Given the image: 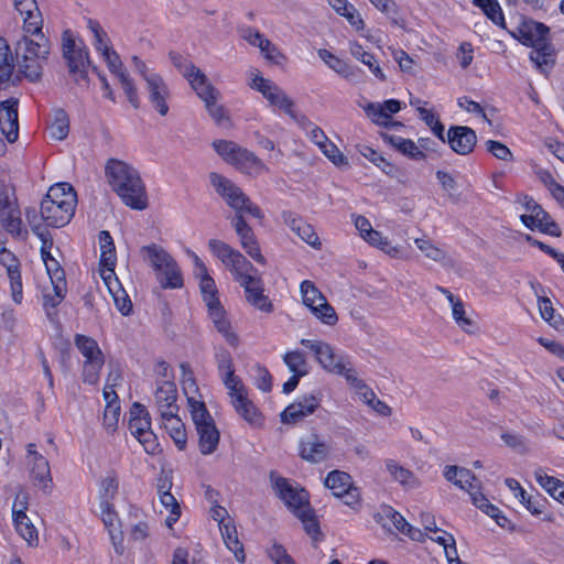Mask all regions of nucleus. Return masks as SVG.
<instances>
[{"instance_id":"1","label":"nucleus","mask_w":564,"mask_h":564,"mask_svg":"<svg viewBox=\"0 0 564 564\" xmlns=\"http://www.w3.org/2000/svg\"><path fill=\"white\" fill-rule=\"evenodd\" d=\"M208 177L216 193L236 212L231 225L239 237L242 249L256 262L264 264L265 259L261 253L253 230L243 217V214L247 213L254 218L262 219L263 213L231 180L217 172H210Z\"/></svg>"},{"instance_id":"2","label":"nucleus","mask_w":564,"mask_h":564,"mask_svg":"<svg viewBox=\"0 0 564 564\" xmlns=\"http://www.w3.org/2000/svg\"><path fill=\"white\" fill-rule=\"evenodd\" d=\"M208 247L210 252L229 269L235 281L243 288L248 303L262 312H272L273 305L263 293V281L256 275L257 269L253 264L225 241L210 239Z\"/></svg>"},{"instance_id":"3","label":"nucleus","mask_w":564,"mask_h":564,"mask_svg":"<svg viewBox=\"0 0 564 564\" xmlns=\"http://www.w3.org/2000/svg\"><path fill=\"white\" fill-rule=\"evenodd\" d=\"M105 174L110 187L124 205L135 210H143L148 207L145 185L133 166L111 158L106 163Z\"/></svg>"},{"instance_id":"4","label":"nucleus","mask_w":564,"mask_h":564,"mask_svg":"<svg viewBox=\"0 0 564 564\" xmlns=\"http://www.w3.org/2000/svg\"><path fill=\"white\" fill-rule=\"evenodd\" d=\"M39 40L23 36L15 45V59L20 72L31 82L42 76L43 63L50 53L48 41L44 37L42 29L35 33Z\"/></svg>"},{"instance_id":"5","label":"nucleus","mask_w":564,"mask_h":564,"mask_svg":"<svg viewBox=\"0 0 564 564\" xmlns=\"http://www.w3.org/2000/svg\"><path fill=\"white\" fill-rule=\"evenodd\" d=\"M213 148L225 162L243 173L259 172L263 166L254 153L234 141L215 140Z\"/></svg>"},{"instance_id":"6","label":"nucleus","mask_w":564,"mask_h":564,"mask_svg":"<svg viewBox=\"0 0 564 564\" xmlns=\"http://www.w3.org/2000/svg\"><path fill=\"white\" fill-rule=\"evenodd\" d=\"M63 56L67 61L69 73L77 83L87 80V67L90 65L89 53L83 42L76 43L70 30L62 35Z\"/></svg>"},{"instance_id":"7","label":"nucleus","mask_w":564,"mask_h":564,"mask_svg":"<svg viewBox=\"0 0 564 564\" xmlns=\"http://www.w3.org/2000/svg\"><path fill=\"white\" fill-rule=\"evenodd\" d=\"M510 35L525 46H536L550 40V28L531 18L520 17L517 26L509 31Z\"/></svg>"},{"instance_id":"8","label":"nucleus","mask_w":564,"mask_h":564,"mask_svg":"<svg viewBox=\"0 0 564 564\" xmlns=\"http://www.w3.org/2000/svg\"><path fill=\"white\" fill-rule=\"evenodd\" d=\"M250 87L261 93V95L269 101L270 106L278 108L286 115H291V110L294 108L295 104L274 82L264 78L261 75H256L252 78Z\"/></svg>"},{"instance_id":"9","label":"nucleus","mask_w":564,"mask_h":564,"mask_svg":"<svg viewBox=\"0 0 564 564\" xmlns=\"http://www.w3.org/2000/svg\"><path fill=\"white\" fill-rule=\"evenodd\" d=\"M274 488L278 497L294 516L311 507L307 491L304 488L293 486L286 478H278L274 482Z\"/></svg>"},{"instance_id":"10","label":"nucleus","mask_w":564,"mask_h":564,"mask_svg":"<svg viewBox=\"0 0 564 564\" xmlns=\"http://www.w3.org/2000/svg\"><path fill=\"white\" fill-rule=\"evenodd\" d=\"M332 447L323 436L312 433L301 438L299 443V456L310 464H321L328 459Z\"/></svg>"},{"instance_id":"11","label":"nucleus","mask_w":564,"mask_h":564,"mask_svg":"<svg viewBox=\"0 0 564 564\" xmlns=\"http://www.w3.org/2000/svg\"><path fill=\"white\" fill-rule=\"evenodd\" d=\"M319 405L321 399L317 395L313 393L302 395L281 412L280 420L284 424H296L314 413Z\"/></svg>"},{"instance_id":"12","label":"nucleus","mask_w":564,"mask_h":564,"mask_svg":"<svg viewBox=\"0 0 564 564\" xmlns=\"http://www.w3.org/2000/svg\"><path fill=\"white\" fill-rule=\"evenodd\" d=\"M300 344L314 352L318 364L327 371L343 375L345 372L344 364L338 360L329 344L322 340L301 339Z\"/></svg>"},{"instance_id":"13","label":"nucleus","mask_w":564,"mask_h":564,"mask_svg":"<svg viewBox=\"0 0 564 564\" xmlns=\"http://www.w3.org/2000/svg\"><path fill=\"white\" fill-rule=\"evenodd\" d=\"M445 143L459 155L471 153L477 143L475 130L467 126H451L445 135Z\"/></svg>"},{"instance_id":"14","label":"nucleus","mask_w":564,"mask_h":564,"mask_svg":"<svg viewBox=\"0 0 564 564\" xmlns=\"http://www.w3.org/2000/svg\"><path fill=\"white\" fill-rule=\"evenodd\" d=\"M29 464L31 465V478L35 485L41 486L44 490L51 488L53 479L48 460L36 451L33 443L26 445Z\"/></svg>"},{"instance_id":"15","label":"nucleus","mask_w":564,"mask_h":564,"mask_svg":"<svg viewBox=\"0 0 564 564\" xmlns=\"http://www.w3.org/2000/svg\"><path fill=\"white\" fill-rule=\"evenodd\" d=\"M41 217L43 221L50 226L59 228L67 225L75 212L70 209V203L58 204V202H52L43 198L40 208Z\"/></svg>"},{"instance_id":"16","label":"nucleus","mask_w":564,"mask_h":564,"mask_svg":"<svg viewBox=\"0 0 564 564\" xmlns=\"http://www.w3.org/2000/svg\"><path fill=\"white\" fill-rule=\"evenodd\" d=\"M145 90L148 99L154 110L161 116H166L169 112L167 99L170 98V89L161 75H149L147 77Z\"/></svg>"},{"instance_id":"17","label":"nucleus","mask_w":564,"mask_h":564,"mask_svg":"<svg viewBox=\"0 0 564 564\" xmlns=\"http://www.w3.org/2000/svg\"><path fill=\"white\" fill-rule=\"evenodd\" d=\"M18 106L19 100L13 97L0 102V130L10 143L19 137Z\"/></svg>"},{"instance_id":"18","label":"nucleus","mask_w":564,"mask_h":564,"mask_svg":"<svg viewBox=\"0 0 564 564\" xmlns=\"http://www.w3.org/2000/svg\"><path fill=\"white\" fill-rule=\"evenodd\" d=\"M193 90L204 101L209 116L216 124L220 126L224 121L229 120L224 106L217 104L219 91L209 83L208 78L205 80V84L198 85Z\"/></svg>"},{"instance_id":"19","label":"nucleus","mask_w":564,"mask_h":564,"mask_svg":"<svg viewBox=\"0 0 564 564\" xmlns=\"http://www.w3.org/2000/svg\"><path fill=\"white\" fill-rule=\"evenodd\" d=\"M154 398L161 419L178 413L180 408L176 404L177 389L173 381L165 380L158 383Z\"/></svg>"},{"instance_id":"20","label":"nucleus","mask_w":564,"mask_h":564,"mask_svg":"<svg viewBox=\"0 0 564 564\" xmlns=\"http://www.w3.org/2000/svg\"><path fill=\"white\" fill-rule=\"evenodd\" d=\"M282 219L303 241L318 249L321 241L314 228L291 210L282 213Z\"/></svg>"},{"instance_id":"21","label":"nucleus","mask_w":564,"mask_h":564,"mask_svg":"<svg viewBox=\"0 0 564 564\" xmlns=\"http://www.w3.org/2000/svg\"><path fill=\"white\" fill-rule=\"evenodd\" d=\"M15 10L23 17V29L29 34L40 33L42 28L41 12L36 0H13Z\"/></svg>"},{"instance_id":"22","label":"nucleus","mask_w":564,"mask_h":564,"mask_svg":"<svg viewBox=\"0 0 564 564\" xmlns=\"http://www.w3.org/2000/svg\"><path fill=\"white\" fill-rule=\"evenodd\" d=\"M172 482L167 477L160 478L158 484V494L160 502L170 510V516L166 518L165 523L172 527L181 517V507L176 498L171 494Z\"/></svg>"},{"instance_id":"23","label":"nucleus","mask_w":564,"mask_h":564,"mask_svg":"<svg viewBox=\"0 0 564 564\" xmlns=\"http://www.w3.org/2000/svg\"><path fill=\"white\" fill-rule=\"evenodd\" d=\"M170 59L177 70L188 80L193 89L198 85L205 84L207 76L191 61H187L184 56L174 52L170 53Z\"/></svg>"},{"instance_id":"24","label":"nucleus","mask_w":564,"mask_h":564,"mask_svg":"<svg viewBox=\"0 0 564 564\" xmlns=\"http://www.w3.org/2000/svg\"><path fill=\"white\" fill-rule=\"evenodd\" d=\"M21 509H15L17 503L13 506L12 514L17 532L30 544L37 542V530L25 514L26 503L20 502Z\"/></svg>"},{"instance_id":"25","label":"nucleus","mask_w":564,"mask_h":564,"mask_svg":"<svg viewBox=\"0 0 564 564\" xmlns=\"http://www.w3.org/2000/svg\"><path fill=\"white\" fill-rule=\"evenodd\" d=\"M381 137L386 143L390 144L400 153L412 160L421 161L426 158V154L420 150L416 143L411 139H404L402 137L388 133H381Z\"/></svg>"},{"instance_id":"26","label":"nucleus","mask_w":564,"mask_h":564,"mask_svg":"<svg viewBox=\"0 0 564 564\" xmlns=\"http://www.w3.org/2000/svg\"><path fill=\"white\" fill-rule=\"evenodd\" d=\"M318 57L334 72L343 76L347 80H354L358 76V69L349 65L344 59L337 57L326 48H319Z\"/></svg>"},{"instance_id":"27","label":"nucleus","mask_w":564,"mask_h":564,"mask_svg":"<svg viewBox=\"0 0 564 564\" xmlns=\"http://www.w3.org/2000/svg\"><path fill=\"white\" fill-rule=\"evenodd\" d=\"M401 110V101L397 99H389L382 104L369 102L365 107L366 115L372 120L373 123H378L383 120L392 118L393 113Z\"/></svg>"},{"instance_id":"28","label":"nucleus","mask_w":564,"mask_h":564,"mask_svg":"<svg viewBox=\"0 0 564 564\" xmlns=\"http://www.w3.org/2000/svg\"><path fill=\"white\" fill-rule=\"evenodd\" d=\"M524 208L529 214L521 215L520 219L531 230L550 219V215L532 197L524 196Z\"/></svg>"},{"instance_id":"29","label":"nucleus","mask_w":564,"mask_h":564,"mask_svg":"<svg viewBox=\"0 0 564 564\" xmlns=\"http://www.w3.org/2000/svg\"><path fill=\"white\" fill-rule=\"evenodd\" d=\"M375 519L379 524L389 531L391 530V527H393L403 534L411 525L401 513L395 511L390 506L382 507L381 510L375 516Z\"/></svg>"},{"instance_id":"30","label":"nucleus","mask_w":564,"mask_h":564,"mask_svg":"<svg viewBox=\"0 0 564 564\" xmlns=\"http://www.w3.org/2000/svg\"><path fill=\"white\" fill-rule=\"evenodd\" d=\"M155 274L163 289H180L183 286L182 273L174 259L165 262L163 269L158 270Z\"/></svg>"},{"instance_id":"31","label":"nucleus","mask_w":564,"mask_h":564,"mask_svg":"<svg viewBox=\"0 0 564 564\" xmlns=\"http://www.w3.org/2000/svg\"><path fill=\"white\" fill-rule=\"evenodd\" d=\"M198 434L199 451L203 455L213 454L219 444L220 434L216 427L215 422L207 425H202L196 429Z\"/></svg>"},{"instance_id":"32","label":"nucleus","mask_w":564,"mask_h":564,"mask_svg":"<svg viewBox=\"0 0 564 564\" xmlns=\"http://www.w3.org/2000/svg\"><path fill=\"white\" fill-rule=\"evenodd\" d=\"M346 378H347V380L351 381L360 390V394H361L364 401L369 406H371L377 413L384 415V416H388L391 414L390 406L386 402L379 400L376 397L375 392L367 384H365L361 380H359L356 377H352L350 375H346Z\"/></svg>"},{"instance_id":"33","label":"nucleus","mask_w":564,"mask_h":564,"mask_svg":"<svg viewBox=\"0 0 564 564\" xmlns=\"http://www.w3.org/2000/svg\"><path fill=\"white\" fill-rule=\"evenodd\" d=\"M163 426L173 440L175 446L180 451H184L187 444V434L185 424L178 417L177 414H173L172 416H166L162 419Z\"/></svg>"},{"instance_id":"34","label":"nucleus","mask_w":564,"mask_h":564,"mask_svg":"<svg viewBox=\"0 0 564 564\" xmlns=\"http://www.w3.org/2000/svg\"><path fill=\"white\" fill-rule=\"evenodd\" d=\"M531 47L534 50L530 53L529 57L539 70L545 73L549 67H552L555 64L554 47L550 40L543 42L541 45Z\"/></svg>"},{"instance_id":"35","label":"nucleus","mask_w":564,"mask_h":564,"mask_svg":"<svg viewBox=\"0 0 564 564\" xmlns=\"http://www.w3.org/2000/svg\"><path fill=\"white\" fill-rule=\"evenodd\" d=\"M45 199H50L52 202H58V204L64 205V203H70V209L75 212L77 205V195L74 187L68 183H57L52 185L45 197Z\"/></svg>"},{"instance_id":"36","label":"nucleus","mask_w":564,"mask_h":564,"mask_svg":"<svg viewBox=\"0 0 564 564\" xmlns=\"http://www.w3.org/2000/svg\"><path fill=\"white\" fill-rule=\"evenodd\" d=\"M232 406L235 408L236 412L249 424L253 426L261 425L262 415L253 402L248 399V395L242 397L240 394L238 399H234Z\"/></svg>"},{"instance_id":"37","label":"nucleus","mask_w":564,"mask_h":564,"mask_svg":"<svg viewBox=\"0 0 564 564\" xmlns=\"http://www.w3.org/2000/svg\"><path fill=\"white\" fill-rule=\"evenodd\" d=\"M14 70V57L8 42L0 36V89L8 86Z\"/></svg>"},{"instance_id":"38","label":"nucleus","mask_w":564,"mask_h":564,"mask_svg":"<svg viewBox=\"0 0 564 564\" xmlns=\"http://www.w3.org/2000/svg\"><path fill=\"white\" fill-rule=\"evenodd\" d=\"M50 137L57 141H63L69 133V117L63 108H54L52 122L48 127Z\"/></svg>"},{"instance_id":"39","label":"nucleus","mask_w":564,"mask_h":564,"mask_svg":"<svg viewBox=\"0 0 564 564\" xmlns=\"http://www.w3.org/2000/svg\"><path fill=\"white\" fill-rule=\"evenodd\" d=\"M226 546L235 554L239 563H245L246 554L242 543L238 540L235 525L230 522L224 523L219 527Z\"/></svg>"},{"instance_id":"40","label":"nucleus","mask_w":564,"mask_h":564,"mask_svg":"<svg viewBox=\"0 0 564 564\" xmlns=\"http://www.w3.org/2000/svg\"><path fill=\"white\" fill-rule=\"evenodd\" d=\"M350 54L358 61H360L362 64L369 67L371 73L381 82H384L387 79L384 73L382 72L381 67L377 63L375 56L365 51L364 47L358 42H352L349 45Z\"/></svg>"},{"instance_id":"41","label":"nucleus","mask_w":564,"mask_h":564,"mask_svg":"<svg viewBox=\"0 0 564 564\" xmlns=\"http://www.w3.org/2000/svg\"><path fill=\"white\" fill-rule=\"evenodd\" d=\"M471 501L478 509L495 519L499 527L507 528L510 524L509 519L502 514L500 509L494 506L480 491L473 494Z\"/></svg>"},{"instance_id":"42","label":"nucleus","mask_w":564,"mask_h":564,"mask_svg":"<svg viewBox=\"0 0 564 564\" xmlns=\"http://www.w3.org/2000/svg\"><path fill=\"white\" fill-rule=\"evenodd\" d=\"M99 507L101 512V520L105 527L108 529L113 544H116L117 538H119L121 541V531L119 530L120 521L118 514L113 508L112 502H99Z\"/></svg>"},{"instance_id":"43","label":"nucleus","mask_w":564,"mask_h":564,"mask_svg":"<svg viewBox=\"0 0 564 564\" xmlns=\"http://www.w3.org/2000/svg\"><path fill=\"white\" fill-rule=\"evenodd\" d=\"M473 4L479 8L494 24L507 29L502 9L497 0H473Z\"/></svg>"},{"instance_id":"44","label":"nucleus","mask_w":564,"mask_h":564,"mask_svg":"<svg viewBox=\"0 0 564 564\" xmlns=\"http://www.w3.org/2000/svg\"><path fill=\"white\" fill-rule=\"evenodd\" d=\"M352 485L351 476L341 470H333L325 478V486L329 488L335 497H340Z\"/></svg>"},{"instance_id":"45","label":"nucleus","mask_w":564,"mask_h":564,"mask_svg":"<svg viewBox=\"0 0 564 564\" xmlns=\"http://www.w3.org/2000/svg\"><path fill=\"white\" fill-rule=\"evenodd\" d=\"M386 468L394 480L400 482L404 487L414 488L419 481L415 475L410 470L400 466L395 460L388 459L386 462Z\"/></svg>"},{"instance_id":"46","label":"nucleus","mask_w":564,"mask_h":564,"mask_svg":"<svg viewBox=\"0 0 564 564\" xmlns=\"http://www.w3.org/2000/svg\"><path fill=\"white\" fill-rule=\"evenodd\" d=\"M108 291L113 297L116 307L118 311L123 315L128 316L132 312V302L129 299L126 291L121 288V284L118 280V278H113L112 283L110 288H108Z\"/></svg>"},{"instance_id":"47","label":"nucleus","mask_w":564,"mask_h":564,"mask_svg":"<svg viewBox=\"0 0 564 564\" xmlns=\"http://www.w3.org/2000/svg\"><path fill=\"white\" fill-rule=\"evenodd\" d=\"M0 219L6 231L13 237H20L22 232V220L19 207L1 210Z\"/></svg>"},{"instance_id":"48","label":"nucleus","mask_w":564,"mask_h":564,"mask_svg":"<svg viewBox=\"0 0 564 564\" xmlns=\"http://www.w3.org/2000/svg\"><path fill=\"white\" fill-rule=\"evenodd\" d=\"M303 523L305 532L312 538L314 542L322 540L323 534L321 532L318 520L315 516L314 510L308 507L305 508L302 512L295 516Z\"/></svg>"},{"instance_id":"49","label":"nucleus","mask_w":564,"mask_h":564,"mask_svg":"<svg viewBox=\"0 0 564 564\" xmlns=\"http://www.w3.org/2000/svg\"><path fill=\"white\" fill-rule=\"evenodd\" d=\"M117 262L116 250H102L100 253V276L102 278L107 288H110L113 278L116 276L115 267Z\"/></svg>"},{"instance_id":"50","label":"nucleus","mask_w":564,"mask_h":564,"mask_svg":"<svg viewBox=\"0 0 564 564\" xmlns=\"http://www.w3.org/2000/svg\"><path fill=\"white\" fill-rule=\"evenodd\" d=\"M75 345L85 357V360H94L95 358H104V354L99 348L97 341L85 335L75 336Z\"/></svg>"},{"instance_id":"51","label":"nucleus","mask_w":564,"mask_h":564,"mask_svg":"<svg viewBox=\"0 0 564 564\" xmlns=\"http://www.w3.org/2000/svg\"><path fill=\"white\" fill-rule=\"evenodd\" d=\"M142 252L147 253V258L155 272L163 269L164 263L173 259L162 247L155 243L142 247Z\"/></svg>"},{"instance_id":"52","label":"nucleus","mask_w":564,"mask_h":564,"mask_svg":"<svg viewBox=\"0 0 564 564\" xmlns=\"http://www.w3.org/2000/svg\"><path fill=\"white\" fill-rule=\"evenodd\" d=\"M188 404L191 408L192 420L196 429L200 427V424L205 426L215 422L204 402L189 398Z\"/></svg>"},{"instance_id":"53","label":"nucleus","mask_w":564,"mask_h":564,"mask_svg":"<svg viewBox=\"0 0 564 564\" xmlns=\"http://www.w3.org/2000/svg\"><path fill=\"white\" fill-rule=\"evenodd\" d=\"M87 26L94 35L93 45L100 52H108L111 47L109 45V37L100 23L93 19H87Z\"/></svg>"},{"instance_id":"54","label":"nucleus","mask_w":564,"mask_h":564,"mask_svg":"<svg viewBox=\"0 0 564 564\" xmlns=\"http://www.w3.org/2000/svg\"><path fill=\"white\" fill-rule=\"evenodd\" d=\"M283 361L292 373H308L307 361L305 355L300 350L288 351L283 356Z\"/></svg>"},{"instance_id":"55","label":"nucleus","mask_w":564,"mask_h":564,"mask_svg":"<svg viewBox=\"0 0 564 564\" xmlns=\"http://www.w3.org/2000/svg\"><path fill=\"white\" fill-rule=\"evenodd\" d=\"M223 383L228 390V394L231 399V404L234 403V399H238L241 394L242 397L247 395L246 387L243 386L241 379L235 375L234 371H228L225 375L220 376Z\"/></svg>"},{"instance_id":"56","label":"nucleus","mask_w":564,"mask_h":564,"mask_svg":"<svg viewBox=\"0 0 564 564\" xmlns=\"http://www.w3.org/2000/svg\"><path fill=\"white\" fill-rule=\"evenodd\" d=\"M534 476L539 485L544 488L553 498L558 495L560 490L564 489L563 481L553 476H549L542 468L536 469Z\"/></svg>"},{"instance_id":"57","label":"nucleus","mask_w":564,"mask_h":564,"mask_svg":"<svg viewBox=\"0 0 564 564\" xmlns=\"http://www.w3.org/2000/svg\"><path fill=\"white\" fill-rule=\"evenodd\" d=\"M417 111L420 113L421 119L430 127L432 132L443 142L445 143V127L441 122L437 115L433 113L431 110H427L423 107H419Z\"/></svg>"},{"instance_id":"58","label":"nucleus","mask_w":564,"mask_h":564,"mask_svg":"<svg viewBox=\"0 0 564 564\" xmlns=\"http://www.w3.org/2000/svg\"><path fill=\"white\" fill-rule=\"evenodd\" d=\"M455 486L469 492L473 499V494L479 492V481L476 476L467 468L459 467L457 480Z\"/></svg>"},{"instance_id":"59","label":"nucleus","mask_w":564,"mask_h":564,"mask_svg":"<svg viewBox=\"0 0 564 564\" xmlns=\"http://www.w3.org/2000/svg\"><path fill=\"white\" fill-rule=\"evenodd\" d=\"M311 312L322 323L333 326L337 323L338 316L330 304H328L326 297L324 301L318 302L315 306H312Z\"/></svg>"},{"instance_id":"60","label":"nucleus","mask_w":564,"mask_h":564,"mask_svg":"<svg viewBox=\"0 0 564 564\" xmlns=\"http://www.w3.org/2000/svg\"><path fill=\"white\" fill-rule=\"evenodd\" d=\"M301 294L303 299V304L312 310V306L318 304V302L324 301L325 296L323 293L315 286L312 281L305 280L301 283Z\"/></svg>"},{"instance_id":"61","label":"nucleus","mask_w":564,"mask_h":564,"mask_svg":"<svg viewBox=\"0 0 564 564\" xmlns=\"http://www.w3.org/2000/svg\"><path fill=\"white\" fill-rule=\"evenodd\" d=\"M196 276L199 278V289L203 296V301L205 303H213L219 300L218 290L216 288L215 281L209 275L208 271Z\"/></svg>"},{"instance_id":"62","label":"nucleus","mask_w":564,"mask_h":564,"mask_svg":"<svg viewBox=\"0 0 564 564\" xmlns=\"http://www.w3.org/2000/svg\"><path fill=\"white\" fill-rule=\"evenodd\" d=\"M105 364V358L85 360L83 366V381L88 384H96L99 380V372Z\"/></svg>"},{"instance_id":"63","label":"nucleus","mask_w":564,"mask_h":564,"mask_svg":"<svg viewBox=\"0 0 564 564\" xmlns=\"http://www.w3.org/2000/svg\"><path fill=\"white\" fill-rule=\"evenodd\" d=\"M119 83L121 84L128 101L134 109H138L140 107L138 88L127 72H119Z\"/></svg>"},{"instance_id":"64","label":"nucleus","mask_w":564,"mask_h":564,"mask_svg":"<svg viewBox=\"0 0 564 564\" xmlns=\"http://www.w3.org/2000/svg\"><path fill=\"white\" fill-rule=\"evenodd\" d=\"M415 245L416 247L422 251L424 252V254L436 261V262H442L445 258H446V252L434 246L431 240H427V239H422V238H417L415 239Z\"/></svg>"}]
</instances>
